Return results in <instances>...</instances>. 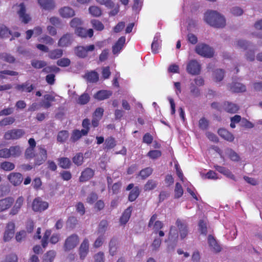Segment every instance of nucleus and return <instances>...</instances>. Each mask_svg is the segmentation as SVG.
<instances>
[{"mask_svg":"<svg viewBox=\"0 0 262 262\" xmlns=\"http://www.w3.org/2000/svg\"><path fill=\"white\" fill-rule=\"evenodd\" d=\"M204 20L209 25L217 28H223L226 25L224 17L214 11L207 12L204 15Z\"/></svg>","mask_w":262,"mask_h":262,"instance_id":"1","label":"nucleus"},{"mask_svg":"<svg viewBox=\"0 0 262 262\" xmlns=\"http://www.w3.org/2000/svg\"><path fill=\"white\" fill-rule=\"evenodd\" d=\"M22 153V148L19 145L11 146L9 148H2L0 149V158L9 159L10 158H17Z\"/></svg>","mask_w":262,"mask_h":262,"instance_id":"2","label":"nucleus"},{"mask_svg":"<svg viewBox=\"0 0 262 262\" xmlns=\"http://www.w3.org/2000/svg\"><path fill=\"white\" fill-rule=\"evenodd\" d=\"M195 51L200 56L207 58L212 57L214 54L213 49L204 43L198 44L195 47Z\"/></svg>","mask_w":262,"mask_h":262,"instance_id":"3","label":"nucleus"},{"mask_svg":"<svg viewBox=\"0 0 262 262\" xmlns=\"http://www.w3.org/2000/svg\"><path fill=\"white\" fill-rule=\"evenodd\" d=\"M79 239L78 236L76 234H73L68 237L64 244V249L65 251H70L77 246L79 243Z\"/></svg>","mask_w":262,"mask_h":262,"instance_id":"4","label":"nucleus"},{"mask_svg":"<svg viewBox=\"0 0 262 262\" xmlns=\"http://www.w3.org/2000/svg\"><path fill=\"white\" fill-rule=\"evenodd\" d=\"M25 134V132L21 129H13L6 132L4 138L6 140H17L22 137Z\"/></svg>","mask_w":262,"mask_h":262,"instance_id":"5","label":"nucleus"},{"mask_svg":"<svg viewBox=\"0 0 262 262\" xmlns=\"http://www.w3.org/2000/svg\"><path fill=\"white\" fill-rule=\"evenodd\" d=\"M95 48L94 45L85 47L77 46L74 48V53L78 57L83 58L87 56L88 52L94 51Z\"/></svg>","mask_w":262,"mask_h":262,"instance_id":"6","label":"nucleus"},{"mask_svg":"<svg viewBox=\"0 0 262 262\" xmlns=\"http://www.w3.org/2000/svg\"><path fill=\"white\" fill-rule=\"evenodd\" d=\"M201 66L200 63L195 59L189 61L187 65V72L193 75H198L201 71Z\"/></svg>","mask_w":262,"mask_h":262,"instance_id":"7","label":"nucleus"},{"mask_svg":"<svg viewBox=\"0 0 262 262\" xmlns=\"http://www.w3.org/2000/svg\"><path fill=\"white\" fill-rule=\"evenodd\" d=\"M48 206L47 202L43 201L40 198H37L33 201L32 209L34 211L41 212L47 209Z\"/></svg>","mask_w":262,"mask_h":262,"instance_id":"8","label":"nucleus"},{"mask_svg":"<svg viewBox=\"0 0 262 262\" xmlns=\"http://www.w3.org/2000/svg\"><path fill=\"white\" fill-rule=\"evenodd\" d=\"M73 35L72 33H67L63 34L58 41V46L64 48L71 45L73 42Z\"/></svg>","mask_w":262,"mask_h":262,"instance_id":"9","label":"nucleus"},{"mask_svg":"<svg viewBox=\"0 0 262 262\" xmlns=\"http://www.w3.org/2000/svg\"><path fill=\"white\" fill-rule=\"evenodd\" d=\"M176 224L178 228L181 239H184L188 233V226L186 223L180 219H178Z\"/></svg>","mask_w":262,"mask_h":262,"instance_id":"10","label":"nucleus"},{"mask_svg":"<svg viewBox=\"0 0 262 262\" xmlns=\"http://www.w3.org/2000/svg\"><path fill=\"white\" fill-rule=\"evenodd\" d=\"M15 224L9 222L6 226L4 234V240L5 242L9 241L14 236L15 232Z\"/></svg>","mask_w":262,"mask_h":262,"instance_id":"11","label":"nucleus"},{"mask_svg":"<svg viewBox=\"0 0 262 262\" xmlns=\"http://www.w3.org/2000/svg\"><path fill=\"white\" fill-rule=\"evenodd\" d=\"M7 179L13 185L15 186L19 185L23 180L22 174L19 172L10 173L8 175Z\"/></svg>","mask_w":262,"mask_h":262,"instance_id":"12","label":"nucleus"},{"mask_svg":"<svg viewBox=\"0 0 262 262\" xmlns=\"http://www.w3.org/2000/svg\"><path fill=\"white\" fill-rule=\"evenodd\" d=\"M208 243L211 250L214 253H219L221 251L222 248L215 238L211 235L208 236Z\"/></svg>","mask_w":262,"mask_h":262,"instance_id":"13","label":"nucleus"},{"mask_svg":"<svg viewBox=\"0 0 262 262\" xmlns=\"http://www.w3.org/2000/svg\"><path fill=\"white\" fill-rule=\"evenodd\" d=\"M89 251V242L85 238L81 244L79 249V254L81 259H84Z\"/></svg>","mask_w":262,"mask_h":262,"instance_id":"14","label":"nucleus"},{"mask_svg":"<svg viewBox=\"0 0 262 262\" xmlns=\"http://www.w3.org/2000/svg\"><path fill=\"white\" fill-rule=\"evenodd\" d=\"M228 90L233 93H242L246 91L245 85L239 82H232L228 85Z\"/></svg>","mask_w":262,"mask_h":262,"instance_id":"15","label":"nucleus"},{"mask_svg":"<svg viewBox=\"0 0 262 262\" xmlns=\"http://www.w3.org/2000/svg\"><path fill=\"white\" fill-rule=\"evenodd\" d=\"M41 8L47 11H52L56 7L54 0H37Z\"/></svg>","mask_w":262,"mask_h":262,"instance_id":"16","label":"nucleus"},{"mask_svg":"<svg viewBox=\"0 0 262 262\" xmlns=\"http://www.w3.org/2000/svg\"><path fill=\"white\" fill-rule=\"evenodd\" d=\"M14 199L8 197L0 200V212L8 209L13 204Z\"/></svg>","mask_w":262,"mask_h":262,"instance_id":"17","label":"nucleus"},{"mask_svg":"<svg viewBox=\"0 0 262 262\" xmlns=\"http://www.w3.org/2000/svg\"><path fill=\"white\" fill-rule=\"evenodd\" d=\"M39 154L35 156V163L38 165L41 164L47 158L46 150L42 147H39Z\"/></svg>","mask_w":262,"mask_h":262,"instance_id":"18","label":"nucleus"},{"mask_svg":"<svg viewBox=\"0 0 262 262\" xmlns=\"http://www.w3.org/2000/svg\"><path fill=\"white\" fill-rule=\"evenodd\" d=\"M19 7L20 8L19 10L18 11L19 18L21 21L25 24H27L30 20L31 18L29 15L26 13V8L24 4L21 3Z\"/></svg>","mask_w":262,"mask_h":262,"instance_id":"19","label":"nucleus"},{"mask_svg":"<svg viewBox=\"0 0 262 262\" xmlns=\"http://www.w3.org/2000/svg\"><path fill=\"white\" fill-rule=\"evenodd\" d=\"M94 172L90 168H85L82 172L79 177V181L84 182L91 179L94 176Z\"/></svg>","mask_w":262,"mask_h":262,"instance_id":"20","label":"nucleus"},{"mask_svg":"<svg viewBox=\"0 0 262 262\" xmlns=\"http://www.w3.org/2000/svg\"><path fill=\"white\" fill-rule=\"evenodd\" d=\"M125 42V37H120L117 41L113 46L112 51L114 54H118L123 48Z\"/></svg>","mask_w":262,"mask_h":262,"instance_id":"21","label":"nucleus"},{"mask_svg":"<svg viewBox=\"0 0 262 262\" xmlns=\"http://www.w3.org/2000/svg\"><path fill=\"white\" fill-rule=\"evenodd\" d=\"M60 15L64 18H69L75 15L74 10L69 7H64L59 10Z\"/></svg>","mask_w":262,"mask_h":262,"instance_id":"22","label":"nucleus"},{"mask_svg":"<svg viewBox=\"0 0 262 262\" xmlns=\"http://www.w3.org/2000/svg\"><path fill=\"white\" fill-rule=\"evenodd\" d=\"M112 95V92L107 90H100L97 92L94 97L98 100H103L108 98Z\"/></svg>","mask_w":262,"mask_h":262,"instance_id":"23","label":"nucleus"},{"mask_svg":"<svg viewBox=\"0 0 262 262\" xmlns=\"http://www.w3.org/2000/svg\"><path fill=\"white\" fill-rule=\"evenodd\" d=\"M44 100L41 103V105L45 108H48L52 106L51 102L55 101V97L50 94L43 96Z\"/></svg>","mask_w":262,"mask_h":262,"instance_id":"24","label":"nucleus"},{"mask_svg":"<svg viewBox=\"0 0 262 262\" xmlns=\"http://www.w3.org/2000/svg\"><path fill=\"white\" fill-rule=\"evenodd\" d=\"M118 242L116 238H112L108 244L109 253L112 256L116 254L118 249Z\"/></svg>","mask_w":262,"mask_h":262,"instance_id":"25","label":"nucleus"},{"mask_svg":"<svg viewBox=\"0 0 262 262\" xmlns=\"http://www.w3.org/2000/svg\"><path fill=\"white\" fill-rule=\"evenodd\" d=\"M217 132L221 137L228 141H232L234 139L233 135L224 128L219 129Z\"/></svg>","mask_w":262,"mask_h":262,"instance_id":"26","label":"nucleus"},{"mask_svg":"<svg viewBox=\"0 0 262 262\" xmlns=\"http://www.w3.org/2000/svg\"><path fill=\"white\" fill-rule=\"evenodd\" d=\"M15 89L20 92H31L34 89V86L32 84L30 85L29 83L26 82L21 84H17Z\"/></svg>","mask_w":262,"mask_h":262,"instance_id":"27","label":"nucleus"},{"mask_svg":"<svg viewBox=\"0 0 262 262\" xmlns=\"http://www.w3.org/2000/svg\"><path fill=\"white\" fill-rule=\"evenodd\" d=\"M225 110L230 113H235L238 110V106L236 104L227 102L224 103Z\"/></svg>","mask_w":262,"mask_h":262,"instance_id":"28","label":"nucleus"},{"mask_svg":"<svg viewBox=\"0 0 262 262\" xmlns=\"http://www.w3.org/2000/svg\"><path fill=\"white\" fill-rule=\"evenodd\" d=\"M56 253L54 250H50L46 253L42 257V262H53Z\"/></svg>","mask_w":262,"mask_h":262,"instance_id":"29","label":"nucleus"},{"mask_svg":"<svg viewBox=\"0 0 262 262\" xmlns=\"http://www.w3.org/2000/svg\"><path fill=\"white\" fill-rule=\"evenodd\" d=\"M58 161L59 166L63 169L70 168L72 164L71 160L66 157L59 158Z\"/></svg>","mask_w":262,"mask_h":262,"instance_id":"30","label":"nucleus"},{"mask_svg":"<svg viewBox=\"0 0 262 262\" xmlns=\"http://www.w3.org/2000/svg\"><path fill=\"white\" fill-rule=\"evenodd\" d=\"M214 168L216 169V170H217L219 172H220L221 173H223V174L225 175L227 177L234 179V175L231 172V171L227 169L225 167H222L219 165H214Z\"/></svg>","mask_w":262,"mask_h":262,"instance_id":"31","label":"nucleus"},{"mask_svg":"<svg viewBox=\"0 0 262 262\" xmlns=\"http://www.w3.org/2000/svg\"><path fill=\"white\" fill-rule=\"evenodd\" d=\"M84 78L90 82H96L99 79L98 74L95 72L92 71L85 74Z\"/></svg>","mask_w":262,"mask_h":262,"instance_id":"32","label":"nucleus"},{"mask_svg":"<svg viewBox=\"0 0 262 262\" xmlns=\"http://www.w3.org/2000/svg\"><path fill=\"white\" fill-rule=\"evenodd\" d=\"M15 164L9 161H4L0 163V168L4 171H11L15 168Z\"/></svg>","mask_w":262,"mask_h":262,"instance_id":"33","label":"nucleus"},{"mask_svg":"<svg viewBox=\"0 0 262 262\" xmlns=\"http://www.w3.org/2000/svg\"><path fill=\"white\" fill-rule=\"evenodd\" d=\"M158 184L157 181L150 179L147 181L144 186L145 191H150L156 188Z\"/></svg>","mask_w":262,"mask_h":262,"instance_id":"34","label":"nucleus"},{"mask_svg":"<svg viewBox=\"0 0 262 262\" xmlns=\"http://www.w3.org/2000/svg\"><path fill=\"white\" fill-rule=\"evenodd\" d=\"M132 209L130 207H128L123 212L120 218V223L122 224H125L130 218Z\"/></svg>","mask_w":262,"mask_h":262,"instance_id":"35","label":"nucleus"},{"mask_svg":"<svg viewBox=\"0 0 262 262\" xmlns=\"http://www.w3.org/2000/svg\"><path fill=\"white\" fill-rule=\"evenodd\" d=\"M183 189L179 183H176L174 190V198L179 199L183 194Z\"/></svg>","mask_w":262,"mask_h":262,"instance_id":"36","label":"nucleus"},{"mask_svg":"<svg viewBox=\"0 0 262 262\" xmlns=\"http://www.w3.org/2000/svg\"><path fill=\"white\" fill-rule=\"evenodd\" d=\"M63 51L61 49H57L49 52V57L51 59H55L61 57Z\"/></svg>","mask_w":262,"mask_h":262,"instance_id":"37","label":"nucleus"},{"mask_svg":"<svg viewBox=\"0 0 262 262\" xmlns=\"http://www.w3.org/2000/svg\"><path fill=\"white\" fill-rule=\"evenodd\" d=\"M226 154L232 161H238L239 160V157L236 152L230 148H227L225 150Z\"/></svg>","mask_w":262,"mask_h":262,"instance_id":"38","label":"nucleus"},{"mask_svg":"<svg viewBox=\"0 0 262 262\" xmlns=\"http://www.w3.org/2000/svg\"><path fill=\"white\" fill-rule=\"evenodd\" d=\"M0 59H2L4 61L9 62L10 63H14L15 61V58L13 56L6 53H3L1 54Z\"/></svg>","mask_w":262,"mask_h":262,"instance_id":"39","label":"nucleus"},{"mask_svg":"<svg viewBox=\"0 0 262 262\" xmlns=\"http://www.w3.org/2000/svg\"><path fill=\"white\" fill-rule=\"evenodd\" d=\"M214 78L216 81H222L225 76V72L222 69H216L214 72Z\"/></svg>","mask_w":262,"mask_h":262,"instance_id":"40","label":"nucleus"},{"mask_svg":"<svg viewBox=\"0 0 262 262\" xmlns=\"http://www.w3.org/2000/svg\"><path fill=\"white\" fill-rule=\"evenodd\" d=\"M89 11L91 15L95 17L100 16L102 13L101 9L96 6H90L89 8Z\"/></svg>","mask_w":262,"mask_h":262,"instance_id":"41","label":"nucleus"},{"mask_svg":"<svg viewBox=\"0 0 262 262\" xmlns=\"http://www.w3.org/2000/svg\"><path fill=\"white\" fill-rule=\"evenodd\" d=\"M140 193L139 189L138 187H134L130 192L128 195V200L130 202L134 201L139 196Z\"/></svg>","mask_w":262,"mask_h":262,"instance_id":"42","label":"nucleus"},{"mask_svg":"<svg viewBox=\"0 0 262 262\" xmlns=\"http://www.w3.org/2000/svg\"><path fill=\"white\" fill-rule=\"evenodd\" d=\"M90 97L88 94L83 93L79 97L78 99L77 100V102L79 104L84 105L90 101Z\"/></svg>","mask_w":262,"mask_h":262,"instance_id":"43","label":"nucleus"},{"mask_svg":"<svg viewBox=\"0 0 262 262\" xmlns=\"http://www.w3.org/2000/svg\"><path fill=\"white\" fill-rule=\"evenodd\" d=\"M209 125V121L204 117L202 118L199 121V128L203 130L208 129Z\"/></svg>","mask_w":262,"mask_h":262,"instance_id":"44","label":"nucleus"},{"mask_svg":"<svg viewBox=\"0 0 262 262\" xmlns=\"http://www.w3.org/2000/svg\"><path fill=\"white\" fill-rule=\"evenodd\" d=\"M15 119L13 117H6L0 121V126H5L13 124Z\"/></svg>","mask_w":262,"mask_h":262,"instance_id":"45","label":"nucleus"},{"mask_svg":"<svg viewBox=\"0 0 262 262\" xmlns=\"http://www.w3.org/2000/svg\"><path fill=\"white\" fill-rule=\"evenodd\" d=\"M9 34H11V31L7 27L4 25L0 26V37H7Z\"/></svg>","mask_w":262,"mask_h":262,"instance_id":"46","label":"nucleus"},{"mask_svg":"<svg viewBox=\"0 0 262 262\" xmlns=\"http://www.w3.org/2000/svg\"><path fill=\"white\" fill-rule=\"evenodd\" d=\"M73 162L75 164L77 165V166H80L82 165L83 162V157L82 154H77L73 158Z\"/></svg>","mask_w":262,"mask_h":262,"instance_id":"47","label":"nucleus"},{"mask_svg":"<svg viewBox=\"0 0 262 262\" xmlns=\"http://www.w3.org/2000/svg\"><path fill=\"white\" fill-rule=\"evenodd\" d=\"M69 137L68 132L66 130H62L59 132L57 140L60 142H63L66 141Z\"/></svg>","mask_w":262,"mask_h":262,"instance_id":"48","label":"nucleus"},{"mask_svg":"<svg viewBox=\"0 0 262 262\" xmlns=\"http://www.w3.org/2000/svg\"><path fill=\"white\" fill-rule=\"evenodd\" d=\"M39 40L42 43L48 44L49 45H52L54 42V39L51 37L46 34L43 35L40 37Z\"/></svg>","mask_w":262,"mask_h":262,"instance_id":"49","label":"nucleus"},{"mask_svg":"<svg viewBox=\"0 0 262 262\" xmlns=\"http://www.w3.org/2000/svg\"><path fill=\"white\" fill-rule=\"evenodd\" d=\"M105 148L112 149L116 146V142L114 138L112 137H108L105 140Z\"/></svg>","mask_w":262,"mask_h":262,"instance_id":"50","label":"nucleus"},{"mask_svg":"<svg viewBox=\"0 0 262 262\" xmlns=\"http://www.w3.org/2000/svg\"><path fill=\"white\" fill-rule=\"evenodd\" d=\"M235 45L236 47L246 50L250 45V43L245 40H238L235 41Z\"/></svg>","mask_w":262,"mask_h":262,"instance_id":"51","label":"nucleus"},{"mask_svg":"<svg viewBox=\"0 0 262 262\" xmlns=\"http://www.w3.org/2000/svg\"><path fill=\"white\" fill-rule=\"evenodd\" d=\"M152 172V169L150 167H147L140 171V176L143 179L149 177Z\"/></svg>","mask_w":262,"mask_h":262,"instance_id":"52","label":"nucleus"},{"mask_svg":"<svg viewBox=\"0 0 262 262\" xmlns=\"http://www.w3.org/2000/svg\"><path fill=\"white\" fill-rule=\"evenodd\" d=\"M82 24V21L81 20V19L78 17H75L73 18L70 23V26L72 28H75V29L80 27L79 26Z\"/></svg>","mask_w":262,"mask_h":262,"instance_id":"53","label":"nucleus"},{"mask_svg":"<svg viewBox=\"0 0 262 262\" xmlns=\"http://www.w3.org/2000/svg\"><path fill=\"white\" fill-rule=\"evenodd\" d=\"M32 66L37 69H40L47 66V63L42 60H33L31 62Z\"/></svg>","mask_w":262,"mask_h":262,"instance_id":"54","label":"nucleus"},{"mask_svg":"<svg viewBox=\"0 0 262 262\" xmlns=\"http://www.w3.org/2000/svg\"><path fill=\"white\" fill-rule=\"evenodd\" d=\"M71 63L70 60L68 58H62L57 61V64L61 67H68Z\"/></svg>","mask_w":262,"mask_h":262,"instance_id":"55","label":"nucleus"},{"mask_svg":"<svg viewBox=\"0 0 262 262\" xmlns=\"http://www.w3.org/2000/svg\"><path fill=\"white\" fill-rule=\"evenodd\" d=\"M90 120L88 119H85L82 122V125L84 129L81 130V132L83 136L87 135L89 130Z\"/></svg>","mask_w":262,"mask_h":262,"instance_id":"56","label":"nucleus"},{"mask_svg":"<svg viewBox=\"0 0 262 262\" xmlns=\"http://www.w3.org/2000/svg\"><path fill=\"white\" fill-rule=\"evenodd\" d=\"M93 28L98 31H102L104 29V25L98 20L94 19L91 21Z\"/></svg>","mask_w":262,"mask_h":262,"instance_id":"57","label":"nucleus"},{"mask_svg":"<svg viewBox=\"0 0 262 262\" xmlns=\"http://www.w3.org/2000/svg\"><path fill=\"white\" fill-rule=\"evenodd\" d=\"M199 230L201 234H206L207 232V225L204 220H200L199 223Z\"/></svg>","mask_w":262,"mask_h":262,"instance_id":"58","label":"nucleus"},{"mask_svg":"<svg viewBox=\"0 0 262 262\" xmlns=\"http://www.w3.org/2000/svg\"><path fill=\"white\" fill-rule=\"evenodd\" d=\"M147 156L152 159H156L161 156V152L158 150H150L148 152Z\"/></svg>","mask_w":262,"mask_h":262,"instance_id":"59","label":"nucleus"},{"mask_svg":"<svg viewBox=\"0 0 262 262\" xmlns=\"http://www.w3.org/2000/svg\"><path fill=\"white\" fill-rule=\"evenodd\" d=\"M75 33L78 36L81 37H87V31L86 29L79 27L75 29Z\"/></svg>","mask_w":262,"mask_h":262,"instance_id":"60","label":"nucleus"},{"mask_svg":"<svg viewBox=\"0 0 262 262\" xmlns=\"http://www.w3.org/2000/svg\"><path fill=\"white\" fill-rule=\"evenodd\" d=\"M2 74L8 75L10 76H17L18 75V73L17 72L8 70L1 71H0V78L4 79L6 77Z\"/></svg>","mask_w":262,"mask_h":262,"instance_id":"61","label":"nucleus"},{"mask_svg":"<svg viewBox=\"0 0 262 262\" xmlns=\"http://www.w3.org/2000/svg\"><path fill=\"white\" fill-rule=\"evenodd\" d=\"M82 135L83 134L81 130H75L73 132L71 139L73 142H75L79 139Z\"/></svg>","mask_w":262,"mask_h":262,"instance_id":"62","label":"nucleus"},{"mask_svg":"<svg viewBox=\"0 0 262 262\" xmlns=\"http://www.w3.org/2000/svg\"><path fill=\"white\" fill-rule=\"evenodd\" d=\"M108 226L107 222L105 220H102L99 225V231L101 233H104L107 229Z\"/></svg>","mask_w":262,"mask_h":262,"instance_id":"63","label":"nucleus"},{"mask_svg":"<svg viewBox=\"0 0 262 262\" xmlns=\"http://www.w3.org/2000/svg\"><path fill=\"white\" fill-rule=\"evenodd\" d=\"M26 236V232L24 230H22L16 233L15 238L18 242H21L25 238Z\"/></svg>","mask_w":262,"mask_h":262,"instance_id":"64","label":"nucleus"}]
</instances>
